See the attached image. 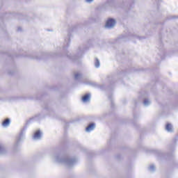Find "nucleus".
<instances>
[{
	"label": "nucleus",
	"instance_id": "f03ea898",
	"mask_svg": "<svg viewBox=\"0 0 178 178\" xmlns=\"http://www.w3.org/2000/svg\"><path fill=\"white\" fill-rule=\"evenodd\" d=\"M115 24H116V21L113 19H109L106 23V27L113 29V27H115Z\"/></svg>",
	"mask_w": 178,
	"mask_h": 178
},
{
	"label": "nucleus",
	"instance_id": "6e6552de",
	"mask_svg": "<svg viewBox=\"0 0 178 178\" xmlns=\"http://www.w3.org/2000/svg\"><path fill=\"white\" fill-rule=\"evenodd\" d=\"M81 77V74L79 73V72H76L74 74V79L75 80H79V79H80Z\"/></svg>",
	"mask_w": 178,
	"mask_h": 178
},
{
	"label": "nucleus",
	"instance_id": "9b49d317",
	"mask_svg": "<svg viewBox=\"0 0 178 178\" xmlns=\"http://www.w3.org/2000/svg\"><path fill=\"white\" fill-rule=\"evenodd\" d=\"M149 172H155V165L154 164L149 167Z\"/></svg>",
	"mask_w": 178,
	"mask_h": 178
},
{
	"label": "nucleus",
	"instance_id": "9d476101",
	"mask_svg": "<svg viewBox=\"0 0 178 178\" xmlns=\"http://www.w3.org/2000/svg\"><path fill=\"white\" fill-rule=\"evenodd\" d=\"M143 104H144L145 106H148V105H149L151 104V102H149L148 100V99H145Z\"/></svg>",
	"mask_w": 178,
	"mask_h": 178
},
{
	"label": "nucleus",
	"instance_id": "4468645a",
	"mask_svg": "<svg viewBox=\"0 0 178 178\" xmlns=\"http://www.w3.org/2000/svg\"><path fill=\"white\" fill-rule=\"evenodd\" d=\"M94 0H86V2H88V3H91Z\"/></svg>",
	"mask_w": 178,
	"mask_h": 178
},
{
	"label": "nucleus",
	"instance_id": "f8f14e48",
	"mask_svg": "<svg viewBox=\"0 0 178 178\" xmlns=\"http://www.w3.org/2000/svg\"><path fill=\"white\" fill-rule=\"evenodd\" d=\"M5 152V147L2 145L0 146V154H3Z\"/></svg>",
	"mask_w": 178,
	"mask_h": 178
},
{
	"label": "nucleus",
	"instance_id": "ddd939ff",
	"mask_svg": "<svg viewBox=\"0 0 178 178\" xmlns=\"http://www.w3.org/2000/svg\"><path fill=\"white\" fill-rule=\"evenodd\" d=\"M22 138H23V133H21L17 140V143H19V141H20V140H22Z\"/></svg>",
	"mask_w": 178,
	"mask_h": 178
},
{
	"label": "nucleus",
	"instance_id": "20e7f679",
	"mask_svg": "<svg viewBox=\"0 0 178 178\" xmlns=\"http://www.w3.org/2000/svg\"><path fill=\"white\" fill-rule=\"evenodd\" d=\"M90 99H91V95L87 94L82 97L83 102H90Z\"/></svg>",
	"mask_w": 178,
	"mask_h": 178
},
{
	"label": "nucleus",
	"instance_id": "0eeeda50",
	"mask_svg": "<svg viewBox=\"0 0 178 178\" xmlns=\"http://www.w3.org/2000/svg\"><path fill=\"white\" fill-rule=\"evenodd\" d=\"M165 130L169 132L173 131V127H172V124H167L165 126Z\"/></svg>",
	"mask_w": 178,
	"mask_h": 178
},
{
	"label": "nucleus",
	"instance_id": "7ed1b4c3",
	"mask_svg": "<svg viewBox=\"0 0 178 178\" xmlns=\"http://www.w3.org/2000/svg\"><path fill=\"white\" fill-rule=\"evenodd\" d=\"M41 136L42 133L40 130L36 131L33 135V140H41Z\"/></svg>",
	"mask_w": 178,
	"mask_h": 178
},
{
	"label": "nucleus",
	"instance_id": "f257e3e1",
	"mask_svg": "<svg viewBox=\"0 0 178 178\" xmlns=\"http://www.w3.org/2000/svg\"><path fill=\"white\" fill-rule=\"evenodd\" d=\"M56 162L63 163L67 168H72L76 163V159H62L60 156L56 157Z\"/></svg>",
	"mask_w": 178,
	"mask_h": 178
},
{
	"label": "nucleus",
	"instance_id": "1a4fd4ad",
	"mask_svg": "<svg viewBox=\"0 0 178 178\" xmlns=\"http://www.w3.org/2000/svg\"><path fill=\"white\" fill-rule=\"evenodd\" d=\"M101 63H99V60L98 58H96L95 63V67H99Z\"/></svg>",
	"mask_w": 178,
	"mask_h": 178
},
{
	"label": "nucleus",
	"instance_id": "423d86ee",
	"mask_svg": "<svg viewBox=\"0 0 178 178\" xmlns=\"http://www.w3.org/2000/svg\"><path fill=\"white\" fill-rule=\"evenodd\" d=\"M9 124H10V120H9V118L6 119L2 123L3 127H8Z\"/></svg>",
	"mask_w": 178,
	"mask_h": 178
},
{
	"label": "nucleus",
	"instance_id": "39448f33",
	"mask_svg": "<svg viewBox=\"0 0 178 178\" xmlns=\"http://www.w3.org/2000/svg\"><path fill=\"white\" fill-rule=\"evenodd\" d=\"M94 129H95V124L92 123L88 125V127H86V131H88V133H90V131H92V130H94Z\"/></svg>",
	"mask_w": 178,
	"mask_h": 178
}]
</instances>
